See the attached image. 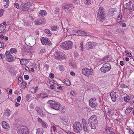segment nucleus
<instances>
[{"mask_svg":"<svg viewBox=\"0 0 134 134\" xmlns=\"http://www.w3.org/2000/svg\"><path fill=\"white\" fill-rule=\"evenodd\" d=\"M98 121L97 116L96 115H92L91 116L88 120V123H93L97 124Z\"/></svg>","mask_w":134,"mask_h":134,"instance_id":"12","label":"nucleus"},{"mask_svg":"<svg viewBox=\"0 0 134 134\" xmlns=\"http://www.w3.org/2000/svg\"><path fill=\"white\" fill-rule=\"evenodd\" d=\"M116 32L118 33H123L124 31L120 29V28H118L116 30Z\"/></svg>","mask_w":134,"mask_h":134,"instance_id":"34","label":"nucleus"},{"mask_svg":"<svg viewBox=\"0 0 134 134\" xmlns=\"http://www.w3.org/2000/svg\"><path fill=\"white\" fill-rule=\"evenodd\" d=\"M92 46H96L97 45V43L95 42H93L92 43Z\"/></svg>","mask_w":134,"mask_h":134,"instance_id":"58","label":"nucleus"},{"mask_svg":"<svg viewBox=\"0 0 134 134\" xmlns=\"http://www.w3.org/2000/svg\"><path fill=\"white\" fill-rule=\"evenodd\" d=\"M56 58L58 60H60L61 59H63V57L61 55H60L59 54H57L56 56Z\"/></svg>","mask_w":134,"mask_h":134,"instance_id":"32","label":"nucleus"},{"mask_svg":"<svg viewBox=\"0 0 134 134\" xmlns=\"http://www.w3.org/2000/svg\"><path fill=\"white\" fill-rule=\"evenodd\" d=\"M116 10L114 8H112L109 10L108 13L110 16H112L114 14V13L116 12Z\"/></svg>","mask_w":134,"mask_h":134,"instance_id":"20","label":"nucleus"},{"mask_svg":"<svg viewBox=\"0 0 134 134\" xmlns=\"http://www.w3.org/2000/svg\"><path fill=\"white\" fill-rule=\"evenodd\" d=\"M25 41L26 44L29 46H33L36 43V40L32 36L27 37L25 39Z\"/></svg>","mask_w":134,"mask_h":134,"instance_id":"1","label":"nucleus"},{"mask_svg":"<svg viewBox=\"0 0 134 134\" xmlns=\"http://www.w3.org/2000/svg\"><path fill=\"white\" fill-rule=\"evenodd\" d=\"M15 5L16 6V7L17 9L19 8V4L18 3H16L15 4Z\"/></svg>","mask_w":134,"mask_h":134,"instance_id":"61","label":"nucleus"},{"mask_svg":"<svg viewBox=\"0 0 134 134\" xmlns=\"http://www.w3.org/2000/svg\"><path fill=\"white\" fill-rule=\"evenodd\" d=\"M112 110L111 111H109V110L108 113L109 114V115H112L113 114H114L112 112Z\"/></svg>","mask_w":134,"mask_h":134,"instance_id":"53","label":"nucleus"},{"mask_svg":"<svg viewBox=\"0 0 134 134\" xmlns=\"http://www.w3.org/2000/svg\"><path fill=\"white\" fill-rule=\"evenodd\" d=\"M4 12V10L3 9H2L0 10V17L1 16Z\"/></svg>","mask_w":134,"mask_h":134,"instance_id":"39","label":"nucleus"},{"mask_svg":"<svg viewBox=\"0 0 134 134\" xmlns=\"http://www.w3.org/2000/svg\"><path fill=\"white\" fill-rule=\"evenodd\" d=\"M58 27L57 26H53L51 27V30L53 31H57L58 30Z\"/></svg>","mask_w":134,"mask_h":134,"instance_id":"30","label":"nucleus"},{"mask_svg":"<svg viewBox=\"0 0 134 134\" xmlns=\"http://www.w3.org/2000/svg\"><path fill=\"white\" fill-rule=\"evenodd\" d=\"M129 132L130 134H133V132L131 130V129L129 130Z\"/></svg>","mask_w":134,"mask_h":134,"instance_id":"59","label":"nucleus"},{"mask_svg":"<svg viewBox=\"0 0 134 134\" xmlns=\"http://www.w3.org/2000/svg\"><path fill=\"white\" fill-rule=\"evenodd\" d=\"M50 86L51 89H56V87L53 85V84H51Z\"/></svg>","mask_w":134,"mask_h":134,"instance_id":"49","label":"nucleus"},{"mask_svg":"<svg viewBox=\"0 0 134 134\" xmlns=\"http://www.w3.org/2000/svg\"><path fill=\"white\" fill-rule=\"evenodd\" d=\"M27 84H22L21 85V87L23 88H25L26 86H27Z\"/></svg>","mask_w":134,"mask_h":134,"instance_id":"63","label":"nucleus"},{"mask_svg":"<svg viewBox=\"0 0 134 134\" xmlns=\"http://www.w3.org/2000/svg\"><path fill=\"white\" fill-rule=\"evenodd\" d=\"M2 126L3 128L6 129L8 128L9 126V124L4 121L2 122Z\"/></svg>","mask_w":134,"mask_h":134,"instance_id":"22","label":"nucleus"},{"mask_svg":"<svg viewBox=\"0 0 134 134\" xmlns=\"http://www.w3.org/2000/svg\"><path fill=\"white\" fill-rule=\"evenodd\" d=\"M39 115L41 117H43L44 116L43 114L42 111L41 110L39 113H38Z\"/></svg>","mask_w":134,"mask_h":134,"instance_id":"42","label":"nucleus"},{"mask_svg":"<svg viewBox=\"0 0 134 134\" xmlns=\"http://www.w3.org/2000/svg\"><path fill=\"white\" fill-rule=\"evenodd\" d=\"M60 118L61 122L64 125H68L69 124V119L68 117L65 116H61Z\"/></svg>","mask_w":134,"mask_h":134,"instance_id":"9","label":"nucleus"},{"mask_svg":"<svg viewBox=\"0 0 134 134\" xmlns=\"http://www.w3.org/2000/svg\"><path fill=\"white\" fill-rule=\"evenodd\" d=\"M54 11L55 13H57L59 11V9L58 8L55 7L54 8Z\"/></svg>","mask_w":134,"mask_h":134,"instance_id":"38","label":"nucleus"},{"mask_svg":"<svg viewBox=\"0 0 134 134\" xmlns=\"http://www.w3.org/2000/svg\"><path fill=\"white\" fill-rule=\"evenodd\" d=\"M72 43L70 41H65L62 43L61 46L64 50H69L72 47Z\"/></svg>","mask_w":134,"mask_h":134,"instance_id":"5","label":"nucleus"},{"mask_svg":"<svg viewBox=\"0 0 134 134\" xmlns=\"http://www.w3.org/2000/svg\"><path fill=\"white\" fill-rule=\"evenodd\" d=\"M24 78L25 80H28L29 79V76L28 75H25L24 76Z\"/></svg>","mask_w":134,"mask_h":134,"instance_id":"52","label":"nucleus"},{"mask_svg":"<svg viewBox=\"0 0 134 134\" xmlns=\"http://www.w3.org/2000/svg\"><path fill=\"white\" fill-rule=\"evenodd\" d=\"M48 103L50 104V106L52 108L56 110L59 109L61 105L59 103L50 100L48 101Z\"/></svg>","mask_w":134,"mask_h":134,"instance_id":"3","label":"nucleus"},{"mask_svg":"<svg viewBox=\"0 0 134 134\" xmlns=\"http://www.w3.org/2000/svg\"><path fill=\"white\" fill-rule=\"evenodd\" d=\"M63 9L66 12V11H68L70 10L68 4H64L62 6Z\"/></svg>","mask_w":134,"mask_h":134,"instance_id":"21","label":"nucleus"},{"mask_svg":"<svg viewBox=\"0 0 134 134\" xmlns=\"http://www.w3.org/2000/svg\"><path fill=\"white\" fill-rule=\"evenodd\" d=\"M82 122L83 125V128L84 131L87 133L88 132L89 129L87 125L86 122V120L84 119H83L82 120Z\"/></svg>","mask_w":134,"mask_h":134,"instance_id":"15","label":"nucleus"},{"mask_svg":"<svg viewBox=\"0 0 134 134\" xmlns=\"http://www.w3.org/2000/svg\"><path fill=\"white\" fill-rule=\"evenodd\" d=\"M73 128L75 132L80 133L82 129V125L79 122H76L73 125Z\"/></svg>","mask_w":134,"mask_h":134,"instance_id":"6","label":"nucleus"},{"mask_svg":"<svg viewBox=\"0 0 134 134\" xmlns=\"http://www.w3.org/2000/svg\"><path fill=\"white\" fill-rule=\"evenodd\" d=\"M4 46L3 43L0 41V48H2Z\"/></svg>","mask_w":134,"mask_h":134,"instance_id":"50","label":"nucleus"},{"mask_svg":"<svg viewBox=\"0 0 134 134\" xmlns=\"http://www.w3.org/2000/svg\"><path fill=\"white\" fill-rule=\"evenodd\" d=\"M41 124L42 126L43 127L45 128H46L47 127V126L46 125V124L43 121L42 122Z\"/></svg>","mask_w":134,"mask_h":134,"instance_id":"45","label":"nucleus"},{"mask_svg":"<svg viewBox=\"0 0 134 134\" xmlns=\"http://www.w3.org/2000/svg\"><path fill=\"white\" fill-rule=\"evenodd\" d=\"M31 5L30 3H26L21 5H20V7L22 11H26L28 10Z\"/></svg>","mask_w":134,"mask_h":134,"instance_id":"13","label":"nucleus"},{"mask_svg":"<svg viewBox=\"0 0 134 134\" xmlns=\"http://www.w3.org/2000/svg\"><path fill=\"white\" fill-rule=\"evenodd\" d=\"M130 97L129 96H127L126 97H125L124 98V101L126 102H128L130 99Z\"/></svg>","mask_w":134,"mask_h":134,"instance_id":"36","label":"nucleus"},{"mask_svg":"<svg viewBox=\"0 0 134 134\" xmlns=\"http://www.w3.org/2000/svg\"><path fill=\"white\" fill-rule=\"evenodd\" d=\"M5 29V27L4 26H1L0 27V33L3 31Z\"/></svg>","mask_w":134,"mask_h":134,"instance_id":"35","label":"nucleus"},{"mask_svg":"<svg viewBox=\"0 0 134 134\" xmlns=\"http://www.w3.org/2000/svg\"><path fill=\"white\" fill-rule=\"evenodd\" d=\"M110 96L111 97V99L113 102H115L116 101V93L114 92H113L110 94Z\"/></svg>","mask_w":134,"mask_h":134,"instance_id":"18","label":"nucleus"},{"mask_svg":"<svg viewBox=\"0 0 134 134\" xmlns=\"http://www.w3.org/2000/svg\"><path fill=\"white\" fill-rule=\"evenodd\" d=\"M75 35H77L84 36L87 35L85 32L81 30H77L75 31Z\"/></svg>","mask_w":134,"mask_h":134,"instance_id":"17","label":"nucleus"},{"mask_svg":"<svg viewBox=\"0 0 134 134\" xmlns=\"http://www.w3.org/2000/svg\"><path fill=\"white\" fill-rule=\"evenodd\" d=\"M46 14L47 12L46 10H41L38 13V15L40 17L44 16Z\"/></svg>","mask_w":134,"mask_h":134,"instance_id":"19","label":"nucleus"},{"mask_svg":"<svg viewBox=\"0 0 134 134\" xmlns=\"http://www.w3.org/2000/svg\"><path fill=\"white\" fill-rule=\"evenodd\" d=\"M18 82L19 83H20V84H22L23 82L22 78L19 77L18 79Z\"/></svg>","mask_w":134,"mask_h":134,"instance_id":"37","label":"nucleus"},{"mask_svg":"<svg viewBox=\"0 0 134 134\" xmlns=\"http://www.w3.org/2000/svg\"><path fill=\"white\" fill-rule=\"evenodd\" d=\"M87 45L88 46L89 49H92L93 48V46L91 42H88L87 43Z\"/></svg>","mask_w":134,"mask_h":134,"instance_id":"28","label":"nucleus"},{"mask_svg":"<svg viewBox=\"0 0 134 134\" xmlns=\"http://www.w3.org/2000/svg\"><path fill=\"white\" fill-rule=\"evenodd\" d=\"M25 69L26 71H28L29 72H30V70L29 69V67L27 66H26L25 67Z\"/></svg>","mask_w":134,"mask_h":134,"instance_id":"48","label":"nucleus"},{"mask_svg":"<svg viewBox=\"0 0 134 134\" xmlns=\"http://www.w3.org/2000/svg\"><path fill=\"white\" fill-rule=\"evenodd\" d=\"M26 60L25 59H21L20 61V64L22 65H23L24 64V61Z\"/></svg>","mask_w":134,"mask_h":134,"instance_id":"40","label":"nucleus"},{"mask_svg":"<svg viewBox=\"0 0 134 134\" xmlns=\"http://www.w3.org/2000/svg\"><path fill=\"white\" fill-rule=\"evenodd\" d=\"M49 76L50 78L52 79L54 78V76L53 74L51 73L49 75Z\"/></svg>","mask_w":134,"mask_h":134,"instance_id":"51","label":"nucleus"},{"mask_svg":"<svg viewBox=\"0 0 134 134\" xmlns=\"http://www.w3.org/2000/svg\"><path fill=\"white\" fill-rule=\"evenodd\" d=\"M49 84H52V83L53 84H56L54 81L53 80H49Z\"/></svg>","mask_w":134,"mask_h":134,"instance_id":"46","label":"nucleus"},{"mask_svg":"<svg viewBox=\"0 0 134 134\" xmlns=\"http://www.w3.org/2000/svg\"><path fill=\"white\" fill-rule=\"evenodd\" d=\"M105 13L103 12V7H100L98 11L97 17L98 20L102 22L105 18Z\"/></svg>","mask_w":134,"mask_h":134,"instance_id":"2","label":"nucleus"},{"mask_svg":"<svg viewBox=\"0 0 134 134\" xmlns=\"http://www.w3.org/2000/svg\"><path fill=\"white\" fill-rule=\"evenodd\" d=\"M132 109V108L131 107H128L126 110L125 113L126 114H128L131 112Z\"/></svg>","mask_w":134,"mask_h":134,"instance_id":"26","label":"nucleus"},{"mask_svg":"<svg viewBox=\"0 0 134 134\" xmlns=\"http://www.w3.org/2000/svg\"><path fill=\"white\" fill-rule=\"evenodd\" d=\"M4 3L6 4L5 5H4V6L5 7L7 8L9 5V0H4Z\"/></svg>","mask_w":134,"mask_h":134,"instance_id":"29","label":"nucleus"},{"mask_svg":"<svg viewBox=\"0 0 134 134\" xmlns=\"http://www.w3.org/2000/svg\"><path fill=\"white\" fill-rule=\"evenodd\" d=\"M41 41L43 44L50 45L51 42L50 40L47 38L42 37L41 39Z\"/></svg>","mask_w":134,"mask_h":134,"instance_id":"14","label":"nucleus"},{"mask_svg":"<svg viewBox=\"0 0 134 134\" xmlns=\"http://www.w3.org/2000/svg\"><path fill=\"white\" fill-rule=\"evenodd\" d=\"M69 8H70V10L72 9V8H73V5L72 4H68Z\"/></svg>","mask_w":134,"mask_h":134,"instance_id":"57","label":"nucleus"},{"mask_svg":"<svg viewBox=\"0 0 134 134\" xmlns=\"http://www.w3.org/2000/svg\"><path fill=\"white\" fill-rule=\"evenodd\" d=\"M24 25H26L27 26H29L30 25V24L27 22H26V23H25Z\"/></svg>","mask_w":134,"mask_h":134,"instance_id":"64","label":"nucleus"},{"mask_svg":"<svg viewBox=\"0 0 134 134\" xmlns=\"http://www.w3.org/2000/svg\"><path fill=\"white\" fill-rule=\"evenodd\" d=\"M17 131L18 134H29L28 130L25 126L19 125L18 127Z\"/></svg>","mask_w":134,"mask_h":134,"instance_id":"4","label":"nucleus"},{"mask_svg":"<svg viewBox=\"0 0 134 134\" xmlns=\"http://www.w3.org/2000/svg\"><path fill=\"white\" fill-rule=\"evenodd\" d=\"M10 53H16L17 52V51L15 48H12L10 50Z\"/></svg>","mask_w":134,"mask_h":134,"instance_id":"31","label":"nucleus"},{"mask_svg":"<svg viewBox=\"0 0 134 134\" xmlns=\"http://www.w3.org/2000/svg\"><path fill=\"white\" fill-rule=\"evenodd\" d=\"M92 70L91 69V68L90 69L84 68L82 69L83 74L86 76L91 75L92 74Z\"/></svg>","mask_w":134,"mask_h":134,"instance_id":"11","label":"nucleus"},{"mask_svg":"<svg viewBox=\"0 0 134 134\" xmlns=\"http://www.w3.org/2000/svg\"><path fill=\"white\" fill-rule=\"evenodd\" d=\"M120 86L122 88H125L128 87L127 86H126L125 84H121Z\"/></svg>","mask_w":134,"mask_h":134,"instance_id":"55","label":"nucleus"},{"mask_svg":"<svg viewBox=\"0 0 134 134\" xmlns=\"http://www.w3.org/2000/svg\"><path fill=\"white\" fill-rule=\"evenodd\" d=\"M32 89H34V91H33V92L34 93H35L36 92V91L38 90V87L37 86L36 87H35V88H34V87H33L31 89V90H32Z\"/></svg>","mask_w":134,"mask_h":134,"instance_id":"43","label":"nucleus"},{"mask_svg":"<svg viewBox=\"0 0 134 134\" xmlns=\"http://www.w3.org/2000/svg\"><path fill=\"white\" fill-rule=\"evenodd\" d=\"M45 22V21L43 19H37L35 21V24L36 25L44 24Z\"/></svg>","mask_w":134,"mask_h":134,"instance_id":"16","label":"nucleus"},{"mask_svg":"<svg viewBox=\"0 0 134 134\" xmlns=\"http://www.w3.org/2000/svg\"><path fill=\"white\" fill-rule=\"evenodd\" d=\"M96 99L93 98L89 100V105L91 107L96 109L97 106V103L96 101Z\"/></svg>","mask_w":134,"mask_h":134,"instance_id":"10","label":"nucleus"},{"mask_svg":"<svg viewBox=\"0 0 134 134\" xmlns=\"http://www.w3.org/2000/svg\"><path fill=\"white\" fill-rule=\"evenodd\" d=\"M10 111L8 109H7L4 112V115L7 116H10Z\"/></svg>","mask_w":134,"mask_h":134,"instance_id":"24","label":"nucleus"},{"mask_svg":"<svg viewBox=\"0 0 134 134\" xmlns=\"http://www.w3.org/2000/svg\"><path fill=\"white\" fill-rule=\"evenodd\" d=\"M88 124L91 127V128L92 129H95L96 128V126L97 125V124L93 123H90Z\"/></svg>","mask_w":134,"mask_h":134,"instance_id":"25","label":"nucleus"},{"mask_svg":"<svg viewBox=\"0 0 134 134\" xmlns=\"http://www.w3.org/2000/svg\"><path fill=\"white\" fill-rule=\"evenodd\" d=\"M111 67V65L109 63H105L102 65L100 70L101 72L106 73L110 70Z\"/></svg>","mask_w":134,"mask_h":134,"instance_id":"7","label":"nucleus"},{"mask_svg":"<svg viewBox=\"0 0 134 134\" xmlns=\"http://www.w3.org/2000/svg\"><path fill=\"white\" fill-rule=\"evenodd\" d=\"M70 74L72 76H74L75 75L74 72L73 71H71L70 72Z\"/></svg>","mask_w":134,"mask_h":134,"instance_id":"62","label":"nucleus"},{"mask_svg":"<svg viewBox=\"0 0 134 134\" xmlns=\"http://www.w3.org/2000/svg\"><path fill=\"white\" fill-rule=\"evenodd\" d=\"M63 82L64 84H69L70 83V81L67 79H64Z\"/></svg>","mask_w":134,"mask_h":134,"instance_id":"33","label":"nucleus"},{"mask_svg":"<svg viewBox=\"0 0 134 134\" xmlns=\"http://www.w3.org/2000/svg\"><path fill=\"white\" fill-rule=\"evenodd\" d=\"M4 57L5 59L9 62H12L14 60L13 57L10 54V53L7 51L5 52Z\"/></svg>","mask_w":134,"mask_h":134,"instance_id":"8","label":"nucleus"},{"mask_svg":"<svg viewBox=\"0 0 134 134\" xmlns=\"http://www.w3.org/2000/svg\"><path fill=\"white\" fill-rule=\"evenodd\" d=\"M43 131L42 129L39 128L37 129L36 134H43Z\"/></svg>","mask_w":134,"mask_h":134,"instance_id":"23","label":"nucleus"},{"mask_svg":"<svg viewBox=\"0 0 134 134\" xmlns=\"http://www.w3.org/2000/svg\"><path fill=\"white\" fill-rule=\"evenodd\" d=\"M44 32L46 34L48 35V36H50L51 35V32L48 29H46L44 31Z\"/></svg>","mask_w":134,"mask_h":134,"instance_id":"27","label":"nucleus"},{"mask_svg":"<svg viewBox=\"0 0 134 134\" xmlns=\"http://www.w3.org/2000/svg\"><path fill=\"white\" fill-rule=\"evenodd\" d=\"M31 97L30 95L29 94H27L26 97V98H27L28 99H29V98H30V97Z\"/></svg>","mask_w":134,"mask_h":134,"instance_id":"60","label":"nucleus"},{"mask_svg":"<svg viewBox=\"0 0 134 134\" xmlns=\"http://www.w3.org/2000/svg\"><path fill=\"white\" fill-rule=\"evenodd\" d=\"M36 110L37 111V112H38V113H39V112L41 111V110L39 108L37 107L36 108Z\"/></svg>","mask_w":134,"mask_h":134,"instance_id":"56","label":"nucleus"},{"mask_svg":"<svg viewBox=\"0 0 134 134\" xmlns=\"http://www.w3.org/2000/svg\"><path fill=\"white\" fill-rule=\"evenodd\" d=\"M80 47L81 48V49L82 51H83V43L82 42H81L80 44Z\"/></svg>","mask_w":134,"mask_h":134,"instance_id":"44","label":"nucleus"},{"mask_svg":"<svg viewBox=\"0 0 134 134\" xmlns=\"http://www.w3.org/2000/svg\"><path fill=\"white\" fill-rule=\"evenodd\" d=\"M59 69L61 71H62L64 70V66L62 65H60L59 66Z\"/></svg>","mask_w":134,"mask_h":134,"instance_id":"41","label":"nucleus"},{"mask_svg":"<svg viewBox=\"0 0 134 134\" xmlns=\"http://www.w3.org/2000/svg\"><path fill=\"white\" fill-rule=\"evenodd\" d=\"M21 99V97L20 96H19L18 97L17 101L18 102H19Z\"/></svg>","mask_w":134,"mask_h":134,"instance_id":"54","label":"nucleus"},{"mask_svg":"<svg viewBox=\"0 0 134 134\" xmlns=\"http://www.w3.org/2000/svg\"><path fill=\"white\" fill-rule=\"evenodd\" d=\"M85 3L86 4H90L91 3V1L90 0H86Z\"/></svg>","mask_w":134,"mask_h":134,"instance_id":"47","label":"nucleus"}]
</instances>
